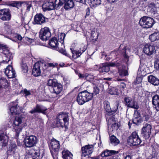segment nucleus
<instances>
[{"label":"nucleus","instance_id":"1","mask_svg":"<svg viewBox=\"0 0 159 159\" xmlns=\"http://www.w3.org/2000/svg\"><path fill=\"white\" fill-rule=\"evenodd\" d=\"M69 119L68 113L62 112L57 115L56 119V125L57 127H67Z\"/></svg>","mask_w":159,"mask_h":159},{"label":"nucleus","instance_id":"2","mask_svg":"<svg viewBox=\"0 0 159 159\" xmlns=\"http://www.w3.org/2000/svg\"><path fill=\"white\" fill-rule=\"evenodd\" d=\"M93 97V94L90 92L85 90L78 94L77 101L79 105H82L91 100Z\"/></svg>","mask_w":159,"mask_h":159},{"label":"nucleus","instance_id":"3","mask_svg":"<svg viewBox=\"0 0 159 159\" xmlns=\"http://www.w3.org/2000/svg\"><path fill=\"white\" fill-rule=\"evenodd\" d=\"M25 126V124L22 122V119L20 116L16 117L13 122V127L16 132V137H18L19 134L22 131L23 127Z\"/></svg>","mask_w":159,"mask_h":159},{"label":"nucleus","instance_id":"4","mask_svg":"<svg viewBox=\"0 0 159 159\" xmlns=\"http://www.w3.org/2000/svg\"><path fill=\"white\" fill-rule=\"evenodd\" d=\"M64 0H55L54 3L53 2H46L42 5V8L44 11L46 10H51L55 8L58 9L60 7Z\"/></svg>","mask_w":159,"mask_h":159},{"label":"nucleus","instance_id":"5","mask_svg":"<svg viewBox=\"0 0 159 159\" xmlns=\"http://www.w3.org/2000/svg\"><path fill=\"white\" fill-rule=\"evenodd\" d=\"M48 44L52 48H55L56 50L59 52L61 53L65 56L70 57V56L66 52L65 49L63 47L59 48L58 46V41L56 37H52L51 39L49 41Z\"/></svg>","mask_w":159,"mask_h":159},{"label":"nucleus","instance_id":"6","mask_svg":"<svg viewBox=\"0 0 159 159\" xmlns=\"http://www.w3.org/2000/svg\"><path fill=\"white\" fill-rule=\"evenodd\" d=\"M141 142V140L136 131L133 132L127 139V143L130 146L138 145Z\"/></svg>","mask_w":159,"mask_h":159},{"label":"nucleus","instance_id":"7","mask_svg":"<svg viewBox=\"0 0 159 159\" xmlns=\"http://www.w3.org/2000/svg\"><path fill=\"white\" fill-rule=\"evenodd\" d=\"M155 23V21L152 18L146 16L141 18L139 21L140 25L145 28L152 27Z\"/></svg>","mask_w":159,"mask_h":159},{"label":"nucleus","instance_id":"8","mask_svg":"<svg viewBox=\"0 0 159 159\" xmlns=\"http://www.w3.org/2000/svg\"><path fill=\"white\" fill-rule=\"evenodd\" d=\"M0 52L4 55L5 57L6 58L5 60H3V62L7 63L12 59V54L9 51L8 47L6 45L0 44Z\"/></svg>","mask_w":159,"mask_h":159},{"label":"nucleus","instance_id":"9","mask_svg":"<svg viewBox=\"0 0 159 159\" xmlns=\"http://www.w3.org/2000/svg\"><path fill=\"white\" fill-rule=\"evenodd\" d=\"M93 146L92 145H88L82 147V159H89V155L93 152Z\"/></svg>","mask_w":159,"mask_h":159},{"label":"nucleus","instance_id":"10","mask_svg":"<svg viewBox=\"0 0 159 159\" xmlns=\"http://www.w3.org/2000/svg\"><path fill=\"white\" fill-rule=\"evenodd\" d=\"M50 145L51 146L50 147V149L53 157V158H54V155H55L56 158H57V155L58 154V152L60 148L59 142L55 139H53L52 140Z\"/></svg>","mask_w":159,"mask_h":159},{"label":"nucleus","instance_id":"11","mask_svg":"<svg viewBox=\"0 0 159 159\" xmlns=\"http://www.w3.org/2000/svg\"><path fill=\"white\" fill-rule=\"evenodd\" d=\"M39 35L41 39L43 41H46L51 35L49 29L47 27L42 28L39 32Z\"/></svg>","mask_w":159,"mask_h":159},{"label":"nucleus","instance_id":"12","mask_svg":"<svg viewBox=\"0 0 159 159\" xmlns=\"http://www.w3.org/2000/svg\"><path fill=\"white\" fill-rule=\"evenodd\" d=\"M151 126L148 124H146L145 126L142 129L141 131V135L145 139H147L149 138L151 133Z\"/></svg>","mask_w":159,"mask_h":159},{"label":"nucleus","instance_id":"13","mask_svg":"<svg viewBox=\"0 0 159 159\" xmlns=\"http://www.w3.org/2000/svg\"><path fill=\"white\" fill-rule=\"evenodd\" d=\"M10 11L9 9L0 10V19L3 21H8L11 19Z\"/></svg>","mask_w":159,"mask_h":159},{"label":"nucleus","instance_id":"14","mask_svg":"<svg viewBox=\"0 0 159 159\" xmlns=\"http://www.w3.org/2000/svg\"><path fill=\"white\" fill-rule=\"evenodd\" d=\"M124 101L127 107L135 109H139V106L137 103L131 98L128 97H125L124 98Z\"/></svg>","mask_w":159,"mask_h":159},{"label":"nucleus","instance_id":"15","mask_svg":"<svg viewBox=\"0 0 159 159\" xmlns=\"http://www.w3.org/2000/svg\"><path fill=\"white\" fill-rule=\"evenodd\" d=\"M25 143L26 147H31L34 146L37 143L36 137L33 135L27 137L25 139Z\"/></svg>","mask_w":159,"mask_h":159},{"label":"nucleus","instance_id":"16","mask_svg":"<svg viewBox=\"0 0 159 159\" xmlns=\"http://www.w3.org/2000/svg\"><path fill=\"white\" fill-rule=\"evenodd\" d=\"M46 18L42 14H37L34 16V24L41 25L46 22Z\"/></svg>","mask_w":159,"mask_h":159},{"label":"nucleus","instance_id":"17","mask_svg":"<svg viewBox=\"0 0 159 159\" xmlns=\"http://www.w3.org/2000/svg\"><path fill=\"white\" fill-rule=\"evenodd\" d=\"M47 109L42 105L37 104L36 107L29 111V113L34 114L36 113H41L45 114Z\"/></svg>","mask_w":159,"mask_h":159},{"label":"nucleus","instance_id":"18","mask_svg":"<svg viewBox=\"0 0 159 159\" xmlns=\"http://www.w3.org/2000/svg\"><path fill=\"white\" fill-rule=\"evenodd\" d=\"M152 104L155 106L154 108L157 111L154 115V117L155 118H156V120H158V113L157 112L159 110V96L158 95H155L152 98Z\"/></svg>","mask_w":159,"mask_h":159},{"label":"nucleus","instance_id":"19","mask_svg":"<svg viewBox=\"0 0 159 159\" xmlns=\"http://www.w3.org/2000/svg\"><path fill=\"white\" fill-rule=\"evenodd\" d=\"M5 73L8 78H13L15 77V71L11 66L9 65L7 67Z\"/></svg>","mask_w":159,"mask_h":159},{"label":"nucleus","instance_id":"20","mask_svg":"<svg viewBox=\"0 0 159 159\" xmlns=\"http://www.w3.org/2000/svg\"><path fill=\"white\" fill-rule=\"evenodd\" d=\"M111 113H106L105 116L106 117L107 121V122L108 125H112L113 126L114 124L116 125L115 121V115L111 114Z\"/></svg>","mask_w":159,"mask_h":159},{"label":"nucleus","instance_id":"21","mask_svg":"<svg viewBox=\"0 0 159 159\" xmlns=\"http://www.w3.org/2000/svg\"><path fill=\"white\" fill-rule=\"evenodd\" d=\"M155 51L154 46L146 44L143 48V52L145 53L148 55H151Z\"/></svg>","mask_w":159,"mask_h":159},{"label":"nucleus","instance_id":"22","mask_svg":"<svg viewBox=\"0 0 159 159\" xmlns=\"http://www.w3.org/2000/svg\"><path fill=\"white\" fill-rule=\"evenodd\" d=\"M8 141V137L6 133L0 131V144L2 147H5L7 145Z\"/></svg>","mask_w":159,"mask_h":159},{"label":"nucleus","instance_id":"23","mask_svg":"<svg viewBox=\"0 0 159 159\" xmlns=\"http://www.w3.org/2000/svg\"><path fill=\"white\" fill-rule=\"evenodd\" d=\"M96 66L98 67V69L101 73L104 74L108 72L110 70L109 67L107 63L102 64L99 66L96 65Z\"/></svg>","mask_w":159,"mask_h":159},{"label":"nucleus","instance_id":"24","mask_svg":"<svg viewBox=\"0 0 159 159\" xmlns=\"http://www.w3.org/2000/svg\"><path fill=\"white\" fill-rule=\"evenodd\" d=\"M40 65L39 62L36 63L34 65L32 70V74L35 76H38L41 74Z\"/></svg>","mask_w":159,"mask_h":159},{"label":"nucleus","instance_id":"25","mask_svg":"<svg viewBox=\"0 0 159 159\" xmlns=\"http://www.w3.org/2000/svg\"><path fill=\"white\" fill-rule=\"evenodd\" d=\"M61 5L60 7L65 3L64 8L66 10L72 8L74 6V2L72 0H64L63 2H62V3L61 2Z\"/></svg>","mask_w":159,"mask_h":159},{"label":"nucleus","instance_id":"26","mask_svg":"<svg viewBox=\"0 0 159 159\" xmlns=\"http://www.w3.org/2000/svg\"><path fill=\"white\" fill-rule=\"evenodd\" d=\"M118 153V151L106 149V150H104L102 152L101 155L102 157H107L117 154Z\"/></svg>","mask_w":159,"mask_h":159},{"label":"nucleus","instance_id":"27","mask_svg":"<svg viewBox=\"0 0 159 159\" xmlns=\"http://www.w3.org/2000/svg\"><path fill=\"white\" fill-rule=\"evenodd\" d=\"M22 108L20 107L18 104H16L11 107L10 111L12 115L16 114L19 113L21 111Z\"/></svg>","mask_w":159,"mask_h":159},{"label":"nucleus","instance_id":"28","mask_svg":"<svg viewBox=\"0 0 159 159\" xmlns=\"http://www.w3.org/2000/svg\"><path fill=\"white\" fill-rule=\"evenodd\" d=\"M70 49L72 54V58L73 59H76L80 57V56L81 55L82 53L85 51L86 48L85 47L82 50H81V48H80V50L78 51H73L72 50V48H70Z\"/></svg>","mask_w":159,"mask_h":159},{"label":"nucleus","instance_id":"29","mask_svg":"<svg viewBox=\"0 0 159 159\" xmlns=\"http://www.w3.org/2000/svg\"><path fill=\"white\" fill-rule=\"evenodd\" d=\"M62 157L63 159H73V154L69 151L64 150L62 152Z\"/></svg>","mask_w":159,"mask_h":159},{"label":"nucleus","instance_id":"30","mask_svg":"<svg viewBox=\"0 0 159 159\" xmlns=\"http://www.w3.org/2000/svg\"><path fill=\"white\" fill-rule=\"evenodd\" d=\"M63 89L62 85L59 83H58L53 88V91L52 93H54L56 94H58L62 91Z\"/></svg>","mask_w":159,"mask_h":159},{"label":"nucleus","instance_id":"31","mask_svg":"<svg viewBox=\"0 0 159 159\" xmlns=\"http://www.w3.org/2000/svg\"><path fill=\"white\" fill-rule=\"evenodd\" d=\"M148 81L154 85L158 86L159 84V80L153 75L148 76Z\"/></svg>","mask_w":159,"mask_h":159},{"label":"nucleus","instance_id":"32","mask_svg":"<svg viewBox=\"0 0 159 159\" xmlns=\"http://www.w3.org/2000/svg\"><path fill=\"white\" fill-rule=\"evenodd\" d=\"M125 66H122V67H120L118 68V72L119 75L121 77H124L128 75V73L127 70L125 68Z\"/></svg>","mask_w":159,"mask_h":159},{"label":"nucleus","instance_id":"33","mask_svg":"<svg viewBox=\"0 0 159 159\" xmlns=\"http://www.w3.org/2000/svg\"><path fill=\"white\" fill-rule=\"evenodd\" d=\"M150 40L152 42L158 43L159 40V33L155 32L150 35L149 37Z\"/></svg>","mask_w":159,"mask_h":159},{"label":"nucleus","instance_id":"34","mask_svg":"<svg viewBox=\"0 0 159 159\" xmlns=\"http://www.w3.org/2000/svg\"><path fill=\"white\" fill-rule=\"evenodd\" d=\"M89 4L91 7H96L101 4V0H89Z\"/></svg>","mask_w":159,"mask_h":159},{"label":"nucleus","instance_id":"35","mask_svg":"<svg viewBox=\"0 0 159 159\" xmlns=\"http://www.w3.org/2000/svg\"><path fill=\"white\" fill-rule=\"evenodd\" d=\"M122 50L123 56L125 59V61L126 62V64H127V62L129 61V57L127 55L128 54L127 52L128 51L129 52L130 51V50L128 48H126L125 47L123 48Z\"/></svg>","mask_w":159,"mask_h":159},{"label":"nucleus","instance_id":"36","mask_svg":"<svg viewBox=\"0 0 159 159\" xmlns=\"http://www.w3.org/2000/svg\"><path fill=\"white\" fill-rule=\"evenodd\" d=\"M104 108L106 111V113H110L111 108L110 107V103L107 101H105L103 102Z\"/></svg>","mask_w":159,"mask_h":159},{"label":"nucleus","instance_id":"37","mask_svg":"<svg viewBox=\"0 0 159 159\" xmlns=\"http://www.w3.org/2000/svg\"><path fill=\"white\" fill-rule=\"evenodd\" d=\"M107 63L109 67H116L119 68V67L121 64L122 61H117L116 62H110Z\"/></svg>","mask_w":159,"mask_h":159},{"label":"nucleus","instance_id":"38","mask_svg":"<svg viewBox=\"0 0 159 159\" xmlns=\"http://www.w3.org/2000/svg\"><path fill=\"white\" fill-rule=\"evenodd\" d=\"M22 3L20 2L14 1L10 2L9 6L15 7L18 8H20L21 5Z\"/></svg>","mask_w":159,"mask_h":159},{"label":"nucleus","instance_id":"39","mask_svg":"<svg viewBox=\"0 0 159 159\" xmlns=\"http://www.w3.org/2000/svg\"><path fill=\"white\" fill-rule=\"evenodd\" d=\"M110 140L111 143L115 145H117L120 142L119 139H118L115 136L113 135H112L110 137Z\"/></svg>","mask_w":159,"mask_h":159},{"label":"nucleus","instance_id":"40","mask_svg":"<svg viewBox=\"0 0 159 159\" xmlns=\"http://www.w3.org/2000/svg\"><path fill=\"white\" fill-rule=\"evenodd\" d=\"M58 83L57 80L56 79H53V80H49L47 84L48 86H52L53 88Z\"/></svg>","mask_w":159,"mask_h":159},{"label":"nucleus","instance_id":"41","mask_svg":"<svg viewBox=\"0 0 159 159\" xmlns=\"http://www.w3.org/2000/svg\"><path fill=\"white\" fill-rule=\"evenodd\" d=\"M16 148L17 146L15 144H12L11 145L10 147L9 148L8 151L11 154H15Z\"/></svg>","mask_w":159,"mask_h":159},{"label":"nucleus","instance_id":"42","mask_svg":"<svg viewBox=\"0 0 159 159\" xmlns=\"http://www.w3.org/2000/svg\"><path fill=\"white\" fill-rule=\"evenodd\" d=\"M0 81L2 86L4 87H7L9 86V83L5 78H2Z\"/></svg>","mask_w":159,"mask_h":159},{"label":"nucleus","instance_id":"43","mask_svg":"<svg viewBox=\"0 0 159 159\" xmlns=\"http://www.w3.org/2000/svg\"><path fill=\"white\" fill-rule=\"evenodd\" d=\"M65 36L66 34L64 33H62L61 34L58 36V39L59 41L61 43V46L63 47L64 48H65V46L64 45L63 46L62 44L64 43V39L65 37Z\"/></svg>","mask_w":159,"mask_h":159},{"label":"nucleus","instance_id":"44","mask_svg":"<svg viewBox=\"0 0 159 159\" xmlns=\"http://www.w3.org/2000/svg\"><path fill=\"white\" fill-rule=\"evenodd\" d=\"M108 93L111 95H118V89L115 87H113L109 89Z\"/></svg>","mask_w":159,"mask_h":159},{"label":"nucleus","instance_id":"45","mask_svg":"<svg viewBox=\"0 0 159 159\" xmlns=\"http://www.w3.org/2000/svg\"><path fill=\"white\" fill-rule=\"evenodd\" d=\"M91 38L92 40L97 41L98 38V33L94 31H92L91 33Z\"/></svg>","mask_w":159,"mask_h":159},{"label":"nucleus","instance_id":"46","mask_svg":"<svg viewBox=\"0 0 159 159\" xmlns=\"http://www.w3.org/2000/svg\"><path fill=\"white\" fill-rule=\"evenodd\" d=\"M133 117V122L134 124L136 125H139V123L141 122L142 120L140 117Z\"/></svg>","mask_w":159,"mask_h":159},{"label":"nucleus","instance_id":"47","mask_svg":"<svg viewBox=\"0 0 159 159\" xmlns=\"http://www.w3.org/2000/svg\"><path fill=\"white\" fill-rule=\"evenodd\" d=\"M113 105L114 107L112 108V109H111V110L110 111V113H111V114H114L118 109V104L116 103H114Z\"/></svg>","mask_w":159,"mask_h":159},{"label":"nucleus","instance_id":"48","mask_svg":"<svg viewBox=\"0 0 159 159\" xmlns=\"http://www.w3.org/2000/svg\"><path fill=\"white\" fill-rule=\"evenodd\" d=\"M142 115L143 116V120L146 121H147L150 118L149 115L145 112H143Z\"/></svg>","mask_w":159,"mask_h":159},{"label":"nucleus","instance_id":"49","mask_svg":"<svg viewBox=\"0 0 159 159\" xmlns=\"http://www.w3.org/2000/svg\"><path fill=\"white\" fill-rule=\"evenodd\" d=\"M21 68L23 72L26 73L28 72V67L26 64H22L21 66Z\"/></svg>","mask_w":159,"mask_h":159},{"label":"nucleus","instance_id":"50","mask_svg":"<svg viewBox=\"0 0 159 159\" xmlns=\"http://www.w3.org/2000/svg\"><path fill=\"white\" fill-rule=\"evenodd\" d=\"M154 67L156 69H159V59L158 57L155 58L154 62Z\"/></svg>","mask_w":159,"mask_h":159},{"label":"nucleus","instance_id":"51","mask_svg":"<svg viewBox=\"0 0 159 159\" xmlns=\"http://www.w3.org/2000/svg\"><path fill=\"white\" fill-rule=\"evenodd\" d=\"M28 154L29 155L32 157H34L35 155H37V153L34 149H30L28 151Z\"/></svg>","mask_w":159,"mask_h":159},{"label":"nucleus","instance_id":"52","mask_svg":"<svg viewBox=\"0 0 159 159\" xmlns=\"http://www.w3.org/2000/svg\"><path fill=\"white\" fill-rule=\"evenodd\" d=\"M94 90L92 93H91L93 94V95H96L98 94L99 92V89L98 87H94Z\"/></svg>","mask_w":159,"mask_h":159},{"label":"nucleus","instance_id":"53","mask_svg":"<svg viewBox=\"0 0 159 159\" xmlns=\"http://www.w3.org/2000/svg\"><path fill=\"white\" fill-rule=\"evenodd\" d=\"M25 5L26 7V10L28 11H30V8L32 6L31 2H26L25 4Z\"/></svg>","mask_w":159,"mask_h":159},{"label":"nucleus","instance_id":"54","mask_svg":"<svg viewBox=\"0 0 159 159\" xmlns=\"http://www.w3.org/2000/svg\"><path fill=\"white\" fill-rule=\"evenodd\" d=\"M24 93L26 96H29L31 94L30 91L26 89H25L24 90Z\"/></svg>","mask_w":159,"mask_h":159},{"label":"nucleus","instance_id":"55","mask_svg":"<svg viewBox=\"0 0 159 159\" xmlns=\"http://www.w3.org/2000/svg\"><path fill=\"white\" fill-rule=\"evenodd\" d=\"M140 114L139 112L136 110L134 111V117H140Z\"/></svg>","mask_w":159,"mask_h":159},{"label":"nucleus","instance_id":"56","mask_svg":"<svg viewBox=\"0 0 159 159\" xmlns=\"http://www.w3.org/2000/svg\"><path fill=\"white\" fill-rule=\"evenodd\" d=\"M86 13L85 17L86 18L90 14V9L89 8H87L86 10Z\"/></svg>","mask_w":159,"mask_h":159},{"label":"nucleus","instance_id":"57","mask_svg":"<svg viewBox=\"0 0 159 159\" xmlns=\"http://www.w3.org/2000/svg\"><path fill=\"white\" fill-rule=\"evenodd\" d=\"M15 37L16 39H18V40L20 41L22 40V38L20 35L16 34L15 36Z\"/></svg>","mask_w":159,"mask_h":159},{"label":"nucleus","instance_id":"58","mask_svg":"<svg viewBox=\"0 0 159 159\" xmlns=\"http://www.w3.org/2000/svg\"><path fill=\"white\" fill-rule=\"evenodd\" d=\"M25 38L26 40L28 41L29 42L31 43L33 42L34 41L33 39H30L27 37H25Z\"/></svg>","mask_w":159,"mask_h":159},{"label":"nucleus","instance_id":"59","mask_svg":"<svg viewBox=\"0 0 159 159\" xmlns=\"http://www.w3.org/2000/svg\"><path fill=\"white\" fill-rule=\"evenodd\" d=\"M10 2L9 1L3 2V4L5 5H7L9 6Z\"/></svg>","mask_w":159,"mask_h":159},{"label":"nucleus","instance_id":"60","mask_svg":"<svg viewBox=\"0 0 159 159\" xmlns=\"http://www.w3.org/2000/svg\"><path fill=\"white\" fill-rule=\"evenodd\" d=\"M77 2L84 3L85 2V0H75Z\"/></svg>","mask_w":159,"mask_h":159},{"label":"nucleus","instance_id":"61","mask_svg":"<svg viewBox=\"0 0 159 159\" xmlns=\"http://www.w3.org/2000/svg\"><path fill=\"white\" fill-rule=\"evenodd\" d=\"M78 76L80 78H84L85 77V75L84 74H79Z\"/></svg>","mask_w":159,"mask_h":159},{"label":"nucleus","instance_id":"62","mask_svg":"<svg viewBox=\"0 0 159 159\" xmlns=\"http://www.w3.org/2000/svg\"><path fill=\"white\" fill-rule=\"evenodd\" d=\"M48 66L49 67H54L55 65L52 63H48Z\"/></svg>","mask_w":159,"mask_h":159},{"label":"nucleus","instance_id":"63","mask_svg":"<svg viewBox=\"0 0 159 159\" xmlns=\"http://www.w3.org/2000/svg\"><path fill=\"white\" fill-rule=\"evenodd\" d=\"M121 84L120 86H121V87H122V88H124L125 87L126 85H125V84H124V83L121 82Z\"/></svg>","mask_w":159,"mask_h":159},{"label":"nucleus","instance_id":"64","mask_svg":"<svg viewBox=\"0 0 159 159\" xmlns=\"http://www.w3.org/2000/svg\"><path fill=\"white\" fill-rule=\"evenodd\" d=\"M107 1L110 3H113L116 2L118 0H107Z\"/></svg>","mask_w":159,"mask_h":159}]
</instances>
